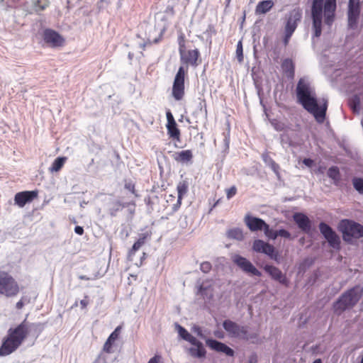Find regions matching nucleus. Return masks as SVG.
<instances>
[{
	"mask_svg": "<svg viewBox=\"0 0 363 363\" xmlns=\"http://www.w3.org/2000/svg\"><path fill=\"white\" fill-rule=\"evenodd\" d=\"M296 94L303 107L314 116L318 123H323L328 108V101L323 99L318 105L317 99L311 95L309 84L303 79H300L298 82Z\"/></svg>",
	"mask_w": 363,
	"mask_h": 363,
	"instance_id": "1",
	"label": "nucleus"
},
{
	"mask_svg": "<svg viewBox=\"0 0 363 363\" xmlns=\"http://www.w3.org/2000/svg\"><path fill=\"white\" fill-rule=\"evenodd\" d=\"M336 0H313L311 6L313 36L319 38L322 33L323 13L324 22L331 26L335 21Z\"/></svg>",
	"mask_w": 363,
	"mask_h": 363,
	"instance_id": "2",
	"label": "nucleus"
},
{
	"mask_svg": "<svg viewBox=\"0 0 363 363\" xmlns=\"http://www.w3.org/2000/svg\"><path fill=\"white\" fill-rule=\"evenodd\" d=\"M29 333L30 326L26 320L15 328H9L7 335L2 340L0 356H8L15 352L27 338Z\"/></svg>",
	"mask_w": 363,
	"mask_h": 363,
	"instance_id": "3",
	"label": "nucleus"
},
{
	"mask_svg": "<svg viewBox=\"0 0 363 363\" xmlns=\"http://www.w3.org/2000/svg\"><path fill=\"white\" fill-rule=\"evenodd\" d=\"M363 295V288L359 286L346 291L333 304L334 313L340 315L346 309L352 308L359 301Z\"/></svg>",
	"mask_w": 363,
	"mask_h": 363,
	"instance_id": "4",
	"label": "nucleus"
},
{
	"mask_svg": "<svg viewBox=\"0 0 363 363\" xmlns=\"http://www.w3.org/2000/svg\"><path fill=\"white\" fill-rule=\"evenodd\" d=\"M20 291L21 287L16 279L8 272L0 270V295L15 297Z\"/></svg>",
	"mask_w": 363,
	"mask_h": 363,
	"instance_id": "5",
	"label": "nucleus"
},
{
	"mask_svg": "<svg viewBox=\"0 0 363 363\" xmlns=\"http://www.w3.org/2000/svg\"><path fill=\"white\" fill-rule=\"evenodd\" d=\"M339 230L342 233L343 240L347 242H351L352 239H359L363 237V225L350 220L340 221Z\"/></svg>",
	"mask_w": 363,
	"mask_h": 363,
	"instance_id": "6",
	"label": "nucleus"
},
{
	"mask_svg": "<svg viewBox=\"0 0 363 363\" xmlns=\"http://www.w3.org/2000/svg\"><path fill=\"white\" fill-rule=\"evenodd\" d=\"M272 125L277 131H283L284 133L280 135L281 143L282 144L288 145L289 146H294V142L291 138L289 137V132H299L301 130V125L299 124H296L294 126H292L290 124H286L284 122L279 121L277 120H274L272 122Z\"/></svg>",
	"mask_w": 363,
	"mask_h": 363,
	"instance_id": "7",
	"label": "nucleus"
},
{
	"mask_svg": "<svg viewBox=\"0 0 363 363\" xmlns=\"http://www.w3.org/2000/svg\"><path fill=\"white\" fill-rule=\"evenodd\" d=\"M186 73L187 70H185L183 67H180L175 75L172 86V94L173 98L177 101H181L184 96V80Z\"/></svg>",
	"mask_w": 363,
	"mask_h": 363,
	"instance_id": "8",
	"label": "nucleus"
},
{
	"mask_svg": "<svg viewBox=\"0 0 363 363\" xmlns=\"http://www.w3.org/2000/svg\"><path fill=\"white\" fill-rule=\"evenodd\" d=\"M319 230L331 247L337 250L340 249V238L329 225L321 222Z\"/></svg>",
	"mask_w": 363,
	"mask_h": 363,
	"instance_id": "9",
	"label": "nucleus"
},
{
	"mask_svg": "<svg viewBox=\"0 0 363 363\" xmlns=\"http://www.w3.org/2000/svg\"><path fill=\"white\" fill-rule=\"evenodd\" d=\"M223 326L231 337H240L246 340L249 338L246 327L240 326L230 320H225L223 323Z\"/></svg>",
	"mask_w": 363,
	"mask_h": 363,
	"instance_id": "10",
	"label": "nucleus"
},
{
	"mask_svg": "<svg viewBox=\"0 0 363 363\" xmlns=\"http://www.w3.org/2000/svg\"><path fill=\"white\" fill-rule=\"evenodd\" d=\"M43 39L44 42L51 48L62 47L65 45V38L57 31L46 28L43 33Z\"/></svg>",
	"mask_w": 363,
	"mask_h": 363,
	"instance_id": "11",
	"label": "nucleus"
},
{
	"mask_svg": "<svg viewBox=\"0 0 363 363\" xmlns=\"http://www.w3.org/2000/svg\"><path fill=\"white\" fill-rule=\"evenodd\" d=\"M232 260L244 272L257 277L262 275L261 272L245 257L239 255H235L233 256Z\"/></svg>",
	"mask_w": 363,
	"mask_h": 363,
	"instance_id": "12",
	"label": "nucleus"
},
{
	"mask_svg": "<svg viewBox=\"0 0 363 363\" xmlns=\"http://www.w3.org/2000/svg\"><path fill=\"white\" fill-rule=\"evenodd\" d=\"M189 189V183L186 180L181 181L177 186L178 196H175L169 194V197L172 198V203H170L169 206L172 212L177 211L181 206L182 199L183 196L187 193Z\"/></svg>",
	"mask_w": 363,
	"mask_h": 363,
	"instance_id": "13",
	"label": "nucleus"
},
{
	"mask_svg": "<svg viewBox=\"0 0 363 363\" xmlns=\"http://www.w3.org/2000/svg\"><path fill=\"white\" fill-rule=\"evenodd\" d=\"M180 59L182 63L190 65L193 67L198 66L201 62L200 52L198 49L186 50L184 49L179 52Z\"/></svg>",
	"mask_w": 363,
	"mask_h": 363,
	"instance_id": "14",
	"label": "nucleus"
},
{
	"mask_svg": "<svg viewBox=\"0 0 363 363\" xmlns=\"http://www.w3.org/2000/svg\"><path fill=\"white\" fill-rule=\"evenodd\" d=\"M244 222L246 226L252 232L258 230H264L268 229V224L262 218L252 216L246 214L244 218Z\"/></svg>",
	"mask_w": 363,
	"mask_h": 363,
	"instance_id": "15",
	"label": "nucleus"
},
{
	"mask_svg": "<svg viewBox=\"0 0 363 363\" xmlns=\"http://www.w3.org/2000/svg\"><path fill=\"white\" fill-rule=\"evenodd\" d=\"M302 18V11L300 8H295L291 10L287 16L284 30L294 32L297 28L298 23Z\"/></svg>",
	"mask_w": 363,
	"mask_h": 363,
	"instance_id": "16",
	"label": "nucleus"
},
{
	"mask_svg": "<svg viewBox=\"0 0 363 363\" xmlns=\"http://www.w3.org/2000/svg\"><path fill=\"white\" fill-rule=\"evenodd\" d=\"M252 249L257 252L266 254L272 259H276L277 257L274 247L262 240H255L252 245Z\"/></svg>",
	"mask_w": 363,
	"mask_h": 363,
	"instance_id": "17",
	"label": "nucleus"
},
{
	"mask_svg": "<svg viewBox=\"0 0 363 363\" xmlns=\"http://www.w3.org/2000/svg\"><path fill=\"white\" fill-rule=\"evenodd\" d=\"M38 197V191H25L17 193L14 196L15 204L23 207Z\"/></svg>",
	"mask_w": 363,
	"mask_h": 363,
	"instance_id": "18",
	"label": "nucleus"
},
{
	"mask_svg": "<svg viewBox=\"0 0 363 363\" xmlns=\"http://www.w3.org/2000/svg\"><path fill=\"white\" fill-rule=\"evenodd\" d=\"M264 269L267 272L273 279L279 281L280 284L288 286L289 281L286 275L277 267L267 264L264 267Z\"/></svg>",
	"mask_w": 363,
	"mask_h": 363,
	"instance_id": "19",
	"label": "nucleus"
},
{
	"mask_svg": "<svg viewBox=\"0 0 363 363\" xmlns=\"http://www.w3.org/2000/svg\"><path fill=\"white\" fill-rule=\"evenodd\" d=\"M152 232L147 228L142 230V232L138 235V240L133 244L132 248L129 250L128 255L130 257L135 255V253L146 242V241L150 239Z\"/></svg>",
	"mask_w": 363,
	"mask_h": 363,
	"instance_id": "20",
	"label": "nucleus"
},
{
	"mask_svg": "<svg viewBox=\"0 0 363 363\" xmlns=\"http://www.w3.org/2000/svg\"><path fill=\"white\" fill-rule=\"evenodd\" d=\"M293 219L298 227L304 233H309L311 230V221L308 217L303 213H295Z\"/></svg>",
	"mask_w": 363,
	"mask_h": 363,
	"instance_id": "21",
	"label": "nucleus"
},
{
	"mask_svg": "<svg viewBox=\"0 0 363 363\" xmlns=\"http://www.w3.org/2000/svg\"><path fill=\"white\" fill-rule=\"evenodd\" d=\"M359 13V4H354L352 0H350L348 9V26L350 28H354L356 27Z\"/></svg>",
	"mask_w": 363,
	"mask_h": 363,
	"instance_id": "22",
	"label": "nucleus"
},
{
	"mask_svg": "<svg viewBox=\"0 0 363 363\" xmlns=\"http://www.w3.org/2000/svg\"><path fill=\"white\" fill-rule=\"evenodd\" d=\"M206 345L212 350L225 353L227 356L233 357L234 351L225 344L218 342L216 340L208 339L206 340Z\"/></svg>",
	"mask_w": 363,
	"mask_h": 363,
	"instance_id": "23",
	"label": "nucleus"
},
{
	"mask_svg": "<svg viewBox=\"0 0 363 363\" xmlns=\"http://www.w3.org/2000/svg\"><path fill=\"white\" fill-rule=\"evenodd\" d=\"M191 344L195 347H191L189 349V352L193 357L201 358L204 357L206 354V351L201 342L196 339V341L191 342Z\"/></svg>",
	"mask_w": 363,
	"mask_h": 363,
	"instance_id": "24",
	"label": "nucleus"
},
{
	"mask_svg": "<svg viewBox=\"0 0 363 363\" xmlns=\"http://www.w3.org/2000/svg\"><path fill=\"white\" fill-rule=\"evenodd\" d=\"M166 128L167 134L169 138L175 142H180L181 140V133L180 130L177 127V123H167Z\"/></svg>",
	"mask_w": 363,
	"mask_h": 363,
	"instance_id": "25",
	"label": "nucleus"
},
{
	"mask_svg": "<svg viewBox=\"0 0 363 363\" xmlns=\"http://www.w3.org/2000/svg\"><path fill=\"white\" fill-rule=\"evenodd\" d=\"M281 68L289 79H294L295 75V66L291 59H285L282 62Z\"/></svg>",
	"mask_w": 363,
	"mask_h": 363,
	"instance_id": "26",
	"label": "nucleus"
},
{
	"mask_svg": "<svg viewBox=\"0 0 363 363\" xmlns=\"http://www.w3.org/2000/svg\"><path fill=\"white\" fill-rule=\"evenodd\" d=\"M193 158V153L191 150H182L175 153L174 159L181 163H187L191 161Z\"/></svg>",
	"mask_w": 363,
	"mask_h": 363,
	"instance_id": "27",
	"label": "nucleus"
},
{
	"mask_svg": "<svg viewBox=\"0 0 363 363\" xmlns=\"http://www.w3.org/2000/svg\"><path fill=\"white\" fill-rule=\"evenodd\" d=\"M274 6V2L272 0H265L258 3L255 9L256 14H264L269 11Z\"/></svg>",
	"mask_w": 363,
	"mask_h": 363,
	"instance_id": "28",
	"label": "nucleus"
},
{
	"mask_svg": "<svg viewBox=\"0 0 363 363\" xmlns=\"http://www.w3.org/2000/svg\"><path fill=\"white\" fill-rule=\"evenodd\" d=\"M327 174L334 182L335 185H338L340 182V173L339 168L336 166L330 167Z\"/></svg>",
	"mask_w": 363,
	"mask_h": 363,
	"instance_id": "29",
	"label": "nucleus"
},
{
	"mask_svg": "<svg viewBox=\"0 0 363 363\" xmlns=\"http://www.w3.org/2000/svg\"><path fill=\"white\" fill-rule=\"evenodd\" d=\"M66 161V157H59L56 158L49 167V171L50 172H59L62 168Z\"/></svg>",
	"mask_w": 363,
	"mask_h": 363,
	"instance_id": "30",
	"label": "nucleus"
},
{
	"mask_svg": "<svg viewBox=\"0 0 363 363\" xmlns=\"http://www.w3.org/2000/svg\"><path fill=\"white\" fill-rule=\"evenodd\" d=\"M178 333L179 336L189 342H194L196 341V337L191 335L184 328L177 325Z\"/></svg>",
	"mask_w": 363,
	"mask_h": 363,
	"instance_id": "31",
	"label": "nucleus"
},
{
	"mask_svg": "<svg viewBox=\"0 0 363 363\" xmlns=\"http://www.w3.org/2000/svg\"><path fill=\"white\" fill-rule=\"evenodd\" d=\"M227 235L228 238L236 239L238 240H242L244 238L242 230L238 228L230 229L227 232Z\"/></svg>",
	"mask_w": 363,
	"mask_h": 363,
	"instance_id": "32",
	"label": "nucleus"
},
{
	"mask_svg": "<svg viewBox=\"0 0 363 363\" xmlns=\"http://www.w3.org/2000/svg\"><path fill=\"white\" fill-rule=\"evenodd\" d=\"M124 187L125 189L129 191L131 194H133L135 196L138 197V194L135 189V184L131 179H125L124 180Z\"/></svg>",
	"mask_w": 363,
	"mask_h": 363,
	"instance_id": "33",
	"label": "nucleus"
},
{
	"mask_svg": "<svg viewBox=\"0 0 363 363\" xmlns=\"http://www.w3.org/2000/svg\"><path fill=\"white\" fill-rule=\"evenodd\" d=\"M354 188L361 194H363V179L354 177L352 179Z\"/></svg>",
	"mask_w": 363,
	"mask_h": 363,
	"instance_id": "34",
	"label": "nucleus"
},
{
	"mask_svg": "<svg viewBox=\"0 0 363 363\" xmlns=\"http://www.w3.org/2000/svg\"><path fill=\"white\" fill-rule=\"evenodd\" d=\"M123 207H124V206L119 201H114L113 203V207L109 209L110 214L112 216H115L116 213Z\"/></svg>",
	"mask_w": 363,
	"mask_h": 363,
	"instance_id": "35",
	"label": "nucleus"
},
{
	"mask_svg": "<svg viewBox=\"0 0 363 363\" xmlns=\"http://www.w3.org/2000/svg\"><path fill=\"white\" fill-rule=\"evenodd\" d=\"M177 42L179 45V52H182L183 50L186 48L185 35L183 33H181L179 35Z\"/></svg>",
	"mask_w": 363,
	"mask_h": 363,
	"instance_id": "36",
	"label": "nucleus"
},
{
	"mask_svg": "<svg viewBox=\"0 0 363 363\" xmlns=\"http://www.w3.org/2000/svg\"><path fill=\"white\" fill-rule=\"evenodd\" d=\"M48 4L45 0H43V1L37 0L34 4L35 9L38 12L43 11L44 9H45L48 7Z\"/></svg>",
	"mask_w": 363,
	"mask_h": 363,
	"instance_id": "37",
	"label": "nucleus"
},
{
	"mask_svg": "<svg viewBox=\"0 0 363 363\" xmlns=\"http://www.w3.org/2000/svg\"><path fill=\"white\" fill-rule=\"evenodd\" d=\"M264 235L269 238L272 240H275L279 236L277 234V230H273L270 229L269 225H268V229L264 230Z\"/></svg>",
	"mask_w": 363,
	"mask_h": 363,
	"instance_id": "38",
	"label": "nucleus"
},
{
	"mask_svg": "<svg viewBox=\"0 0 363 363\" xmlns=\"http://www.w3.org/2000/svg\"><path fill=\"white\" fill-rule=\"evenodd\" d=\"M114 342L112 340H110L109 337H108L107 340L104 345L103 350L108 354H110L113 352L112 346L113 345Z\"/></svg>",
	"mask_w": 363,
	"mask_h": 363,
	"instance_id": "39",
	"label": "nucleus"
},
{
	"mask_svg": "<svg viewBox=\"0 0 363 363\" xmlns=\"http://www.w3.org/2000/svg\"><path fill=\"white\" fill-rule=\"evenodd\" d=\"M236 54L239 62H242L243 60V53H242V45L241 41H239L237 45Z\"/></svg>",
	"mask_w": 363,
	"mask_h": 363,
	"instance_id": "40",
	"label": "nucleus"
},
{
	"mask_svg": "<svg viewBox=\"0 0 363 363\" xmlns=\"http://www.w3.org/2000/svg\"><path fill=\"white\" fill-rule=\"evenodd\" d=\"M349 104L350 108L355 111L357 107L359 105V98L357 96H354L350 100Z\"/></svg>",
	"mask_w": 363,
	"mask_h": 363,
	"instance_id": "41",
	"label": "nucleus"
},
{
	"mask_svg": "<svg viewBox=\"0 0 363 363\" xmlns=\"http://www.w3.org/2000/svg\"><path fill=\"white\" fill-rule=\"evenodd\" d=\"M226 197L228 199H230L237 194V188L235 186H233L225 190Z\"/></svg>",
	"mask_w": 363,
	"mask_h": 363,
	"instance_id": "42",
	"label": "nucleus"
},
{
	"mask_svg": "<svg viewBox=\"0 0 363 363\" xmlns=\"http://www.w3.org/2000/svg\"><path fill=\"white\" fill-rule=\"evenodd\" d=\"M212 265L209 262H203L200 265V269L203 273H208L211 271Z\"/></svg>",
	"mask_w": 363,
	"mask_h": 363,
	"instance_id": "43",
	"label": "nucleus"
},
{
	"mask_svg": "<svg viewBox=\"0 0 363 363\" xmlns=\"http://www.w3.org/2000/svg\"><path fill=\"white\" fill-rule=\"evenodd\" d=\"M121 330V326H118L114 330V331L109 335L108 337L110 338V340H112L113 342H115L119 337Z\"/></svg>",
	"mask_w": 363,
	"mask_h": 363,
	"instance_id": "44",
	"label": "nucleus"
},
{
	"mask_svg": "<svg viewBox=\"0 0 363 363\" xmlns=\"http://www.w3.org/2000/svg\"><path fill=\"white\" fill-rule=\"evenodd\" d=\"M284 32H285V35L284 37L283 42H284V45L285 46H287L289 44V40H290L291 37L292 36L294 32L288 30H284Z\"/></svg>",
	"mask_w": 363,
	"mask_h": 363,
	"instance_id": "45",
	"label": "nucleus"
},
{
	"mask_svg": "<svg viewBox=\"0 0 363 363\" xmlns=\"http://www.w3.org/2000/svg\"><path fill=\"white\" fill-rule=\"evenodd\" d=\"M277 234L279 235V236L285 238L293 239V238H291V233L285 229H280L277 230Z\"/></svg>",
	"mask_w": 363,
	"mask_h": 363,
	"instance_id": "46",
	"label": "nucleus"
},
{
	"mask_svg": "<svg viewBox=\"0 0 363 363\" xmlns=\"http://www.w3.org/2000/svg\"><path fill=\"white\" fill-rule=\"evenodd\" d=\"M262 158L263 161L269 165V164L271 162V161H273L274 160L270 157L269 154L268 152H264L262 155Z\"/></svg>",
	"mask_w": 363,
	"mask_h": 363,
	"instance_id": "47",
	"label": "nucleus"
},
{
	"mask_svg": "<svg viewBox=\"0 0 363 363\" xmlns=\"http://www.w3.org/2000/svg\"><path fill=\"white\" fill-rule=\"evenodd\" d=\"M166 116L167 120V123H173L176 122L172 112L169 110L167 111Z\"/></svg>",
	"mask_w": 363,
	"mask_h": 363,
	"instance_id": "48",
	"label": "nucleus"
},
{
	"mask_svg": "<svg viewBox=\"0 0 363 363\" xmlns=\"http://www.w3.org/2000/svg\"><path fill=\"white\" fill-rule=\"evenodd\" d=\"M269 166L274 172L277 173L279 172V166L274 160L271 161V162L269 164Z\"/></svg>",
	"mask_w": 363,
	"mask_h": 363,
	"instance_id": "49",
	"label": "nucleus"
},
{
	"mask_svg": "<svg viewBox=\"0 0 363 363\" xmlns=\"http://www.w3.org/2000/svg\"><path fill=\"white\" fill-rule=\"evenodd\" d=\"M303 163L307 166V167H312L313 164V160L310 159V158H305L303 160Z\"/></svg>",
	"mask_w": 363,
	"mask_h": 363,
	"instance_id": "50",
	"label": "nucleus"
},
{
	"mask_svg": "<svg viewBox=\"0 0 363 363\" xmlns=\"http://www.w3.org/2000/svg\"><path fill=\"white\" fill-rule=\"evenodd\" d=\"M87 298H88V296H85V298L80 301V304H81L82 308H86V306H87V305L89 303V301H88Z\"/></svg>",
	"mask_w": 363,
	"mask_h": 363,
	"instance_id": "51",
	"label": "nucleus"
},
{
	"mask_svg": "<svg viewBox=\"0 0 363 363\" xmlns=\"http://www.w3.org/2000/svg\"><path fill=\"white\" fill-rule=\"evenodd\" d=\"M166 202H167V206H165V208L167 209H168V213H172L170 210V207L169 206V205L170 203H172L173 201H172V198L169 197V195L168 196V198L167 199Z\"/></svg>",
	"mask_w": 363,
	"mask_h": 363,
	"instance_id": "52",
	"label": "nucleus"
},
{
	"mask_svg": "<svg viewBox=\"0 0 363 363\" xmlns=\"http://www.w3.org/2000/svg\"><path fill=\"white\" fill-rule=\"evenodd\" d=\"M74 232L77 234L82 235L84 234V229L82 227L77 225L74 228Z\"/></svg>",
	"mask_w": 363,
	"mask_h": 363,
	"instance_id": "53",
	"label": "nucleus"
},
{
	"mask_svg": "<svg viewBox=\"0 0 363 363\" xmlns=\"http://www.w3.org/2000/svg\"><path fill=\"white\" fill-rule=\"evenodd\" d=\"M24 306V302L23 298H21L16 304V307L17 309H21Z\"/></svg>",
	"mask_w": 363,
	"mask_h": 363,
	"instance_id": "54",
	"label": "nucleus"
},
{
	"mask_svg": "<svg viewBox=\"0 0 363 363\" xmlns=\"http://www.w3.org/2000/svg\"><path fill=\"white\" fill-rule=\"evenodd\" d=\"M148 363H159V356L157 354L155 355V357L150 359Z\"/></svg>",
	"mask_w": 363,
	"mask_h": 363,
	"instance_id": "55",
	"label": "nucleus"
},
{
	"mask_svg": "<svg viewBox=\"0 0 363 363\" xmlns=\"http://www.w3.org/2000/svg\"><path fill=\"white\" fill-rule=\"evenodd\" d=\"M249 363H256V358L251 357Z\"/></svg>",
	"mask_w": 363,
	"mask_h": 363,
	"instance_id": "56",
	"label": "nucleus"
},
{
	"mask_svg": "<svg viewBox=\"0 0 363 363\" xmlns=\"http://www.w3.org/2000/svg\"><path fill=\"white\" fill-rule=\"evenodd\" d=\"M313 363H322V361L320 359H317Z\"/></svg>",
	"mask_w": 363,
	"mask_h": 363,
	"instance_id": "57",
	"label": "nucleus"
},
{
	"mask_svg": "<svg viewBox=\"0 0 363 363\" xmlns=\"http://www.w3.org/2000/svg\"><path fill=\"white\" fill-rule=\"evenodd\" d=\"M133 54H132V53H130H130L128 54V58H129L130 60H133Z\"/></svg>",
	"mask_w": 363,
	"mask_h": 363,
	"instance_id": "58",
	"label": "nucleus"
},
{
	"mask_svg": "<svg viewBox=\"0 0 363 363\" xmlns=\"http://www.w3.org/2000/svg\"><path fill=\"white\" fill-rule=\"evenodd\" d=\"M204 290V288L203 287V286H201L200 288H199V291L201 293H202V291Z\"/></svg>",
	"mask_w": 363,
	"mask_h": 363,
	"instance_id": "59",
	"label": "nucleus"
},
{
	"mask_svg": "<svg viewBox=\"0 0 363 363\" xmlns=\"http://www.w3.org/2000/svg\"><path fill=\"white\" fill-rule=\"evenodd\" d=\"M231 0H225L226 6H228L230 3Z\"/></svg>",
	"mask_w": 363,
	"mask_h": 363,
	"instance_id": "60",
	"label": "nucleus"
},
{
	"mask_svg": "<svg viewBox=\"0 0 363 363\" xmlns=\"http://www.w3.org/2000/svg\"><path fill=\"white\" fill-rule=\"evenodd\" d=\"M360 363H363V356H362V359H361Z\"/></svg>",
	"mask_w": 363,
	"mask_h": 363,
	"instance_id": "61",
	"label": "nucleus"
}]
</instances>
